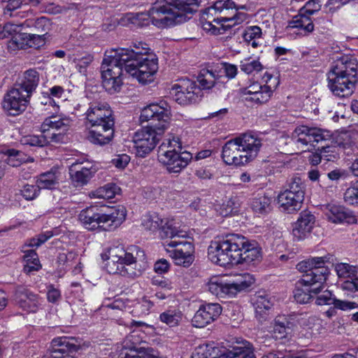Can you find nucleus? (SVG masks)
<instances>
[{
    "instance_id": "1",
    "label": "nucleus",
    "mask_w": 358,
    "mask_h": 358,
    "mask_svg": "<svg viewBox=\"0 0 358 358\" xmlns=\"http://www.w3.org/2000/svg\"><path fill=\"white\" fill-rule=\"evenodd\" d=\"M171 107L165 101L151 103L145 107L141 113V122H152L135 132L133 141L136 155L145 157L157 145L169 124Z\"/></svg>"
},
{
    "instance_id": "2",
    "label": "nucleus",
    "mask_w": 358,
    "mask_h": 358,
    "mask_svg": "<svg viewBox=\"0 0 358 358\" xmlns=\"http://www.w3.org/2000/svg\"><path fill=\"white\" fill-rule=\"evenodd\" d=\"M108 259L106 264L109 273L120 274L124 277L134 278L141 274L140 262L145 259L143 250L132 246L127 250L122 247H115L108 250Z\"/></svg>"
},
{
    "instance_id": "3",
    "label": "nucleus",
    "mask_w": 358,
    "mask_h": 358,
    "mask_svg": "<svg viewBox=\"0 0 358 358\" xmlns=\"http://www.w3.org/2000/svg\"><path fill=\"white\" fill-rule=\"evenodd\" d=\"M262 145L259 138L246 133L227 141L223 145L222 158L228 165H245L257 156Z\"/></svg>"
},
{
    "instance_id": "4",
    "label": "nucleus",
    "mask_w": 358,
    "mask_h": 358,
    "mask_svg": "<svg viewBox=\"0 0 358 358\" xmlns=\"http://www.w3.org/2000/svg\"><path fill=\"white\" fill-rule=\"evenodd\" d=\"M127 211L124 206H118L103 213L97 206H90L80 211L78 217L83 225L89 230L100 229L111 231L125 220Z\"/></svg>"
},
{
    "instance_id": "5",
    "label": "nucleus",
    "mask_w": 358,
    "mask_h": 358,
    "mask_svg": "<svg viewBox=\"0 0 358 358\" xmlns=\"http://www.w3.org/2000/svg\"><path fill=\"white\" fill-rule=\"evenodd\" d=\"M236 8V3L231 0L217 1L213 6L207 8L201 16L202 28L214 35L223 34L231 25H225V22H234L233 25L240 24L246 20V14L236 13L231 17H216L217 13H222L229 9Z\"/></svg>"
},
{
    "instance_id": "6",
    "label": "nucleus",
    "mask_w": 358,
    "mask_h": 358,
    "mask_svg": "<svg viewBox=\"0 0 358 358\" xmlns=\"http://www.w3.org/2000/svg\"><path fill=\"white\" fill-rule=\"evenodd\" d=\"M128 60L126 63V73L135 78L140 83L147 84L155 79L158 70V59L153 53L142 52L138 49L127 48Z\"/></svg>"
},
{
    "instance_id": "7",
    "label": "nucleus",
    "mask_w": 358,
    "mask_h": 358,
    "mask_svg": "<svg viewBox=\"0 0 358 358\" xmlns=\"http://www.w3.org/2000/svg\"><path fill=\"white\" fill-rule=\"evenodd\" d=\"M329 261L328 257H315L301 261L296 264L299 271L303 273L299 285L310 287L313 294H318L329 275V270L324 264Z\"/></svg>"
},
{
    "instance_id": "8",
    "label": "nucleus",
    "mask_w": 358,
    "mask_h": 358,
    "mask_svg": "<svg viewBox=\"0 0 358 358\" xmlns=\"http://www.w3.org/2000/svg\"><path fill=\"white\" fill-rule=\"evenodd\" d=\"M243 241L242 236L234 234L212 241L208 248L209 259L220 266L234 264L236 258H238L237 250L243 245Z\"/></svg>"
},
{
    "instance_id": "9",
    "label": "nucleus",
    "mask_w": 358,
    "mask_h": 358,
    "mask_svg": "<svg viewBox=\"0 0 358 358\" xmlns=\"http://www.w3.org/2000/svg\"><path fill=\"white\" fill-rule=\"evenodd\" d=\"M70 123V119L66 117L59 119L56 117H47L41 124L42 134L27 136L24 138V143L31 146L43 147L51 142H64L65 134L69 129Z\"/></svg>"
},
{
    "instance_id": "10",
    "label": "nucleus",
    "mask_w": 358,
    "mask_h": 358,
    "mask_svg": "<svg viewBox=\"0 0 358 358\" xmlns=\"http://www.w3.org/2000/svg\"><path fill=\"white\" fill-rule=\"evenodd\" d=\"M176 10L173 0H157L149 10L151 23L162 29L182 22Z\"/></svg>"
},
{
    "instance_id": "11",
    "label": "nucleus",
    "mask_w": 358,
    "mask_h": 358,
    "mask_svg": "<svg viewBox=\"0 0 358 358\" xmlns=\"http://www.w3.org/2000/svg\"><path fill=\"white\" fill-rule=\"evenodd\" d=\"M127 48L107 50L101 66L102 80L105 79L107 86L111 76H123V67L126 71V63L129 59Z\"/></svg>"
},
{
    "instance_id": "12",
    "label": "nucleus",
    "mask_w": 358,
    "mask_h": 358,
    "mask_svg": "<svg viewBox=\"0 0 358 358\" xmlns=\"http://www.w3.org/2000/svg\"><path fill=\"white\" fill-rule=\"evenodd\" d=\"M162 245L176 265L189 267L192 264L194 248L191 242L183 239L182 241L166 240L162 243Z\"/></svg>"
},
{
    "instance_id": "13",
    "label": "nucleus",
    "mask_w": 358,
    "mask_h": 358,
    "mask_svg": "<svg viewBox=\"0 0 358 358\" xmlns=\"http://www.w3.org/2000/svg\"><path fill=\"white\" fill-rule=\"evenodd\" d=\"M85 120L87 126L100 125L105 123L108 129L106 131L105 138L111 135L110 126L114 125L113 112L107 103L91 102L85 113Z\"/></svg>"
},
{
    "instance_id": "14",
    "label": "nucleus",
    "mask_w": 358,
    "mask_h": 358,
    "mask_svg": "<svg viewBox=\"0 0 358 358\" xmlns=\"http://www.w3.org/2000/svg\"><path fill=\"white\" fill-rule=\"evenodd\" d=\"M292 137L296 144L313 147L314 143L329 139L331 133L320 128L301 125L295 128Z\"/></svg>"
},
{
    "instance_id": "15",
    "label": "nucleus",
    "mask_w": 358,
    "mask_h": 358,
    "mask_svg": "<svg viewBox=\"0 0 358 358\" xmlns=\"http://www.w3.org/2000/svg\"><path fill=\"white\" fill-rule=\"evenodd\" d=\"M30 96L17 87L4 95L2 106L10 115L15 116L23 113L29 102Z\"/></svg>"
},
{
    "instance_id": "16",
    "label": "nucleus",
    "mask_w": 358,
    "mask_h": 358,
    "mask_svg": "<svg viewBox=\"0 0 358 358\" xmlns=\"http://www.w3.org/2000/svg\"><path fill=\"white\" fill-rule=\"evenodd\" d=\"M357 81V77L328 73V87L334 95L339 97L350 96L354 92Z\"/></svg>"
},
{
    "instance_id": "17",
    "label": "nucleus",
    "mask_w": 358,
    "mask_h": 358,
    "mask_svg": "<svg viewBox=\"0 0 358 358\" xmlns=\"http://www.w3.org/2000/svg\"><path fill=\"white\" fill-rule=\"evenodd\" d=\"M76 341L72 337H59L54 338L50 348L48 358H74L71 353L76 352L79 349Z\"/></svg>"
},
{
    "instance_id": "18",
    "label": "nucleus",
    "mask_w": 358,
    "mask_h": 358,
    "mask_svg": "<svg viewBox=\"0 0 358 358\" xmlns=\"http://www.w3.org/2000/svg\"><path fill=\"white\" fill-rule=\"evenodd\" d=\"M222 313V307L217 303H206L194 314L192 323L197 328H203L217 319Z\"/></svg>"
},
{
    "instance_id": "19",
    "label": "nucleus",
    "mask_w": 358,
    "mask_h": 358,
    "mask_svg": "<svg viewBox=\"0 0 358 358\" xmlns=\"http://www.w3.org/2000/svg\"><path fill=\"white\" fill-rule=\"evenodd\" d=\"M262 82L264 83L262 90L254 94L253 96H246V101L256 104H263L268 102L280 83L277 76H274L268 72L264 74Z\"/></svg>"
},
{
    "instance_id": "20",
    "label": "nucleus",
    "mask_w": 358,
    "mask_h": 358,
    "mask_svg": "<svg viewBox=\"0 0 358 358\" xmlns=\"http://www.w3.org/2000/svg\"><path fill=\"white\" fill-rule=\"evenodd\" d=\"M15 298L20 308L29 313H36L41 304L39 295L22 286L16 288Z\"/></svg>"
},
{
    "instance_id": "21",
    "label": "nucleus",
    "mask_w": 358,
    "mask_h": 358,
    "mask_svg": "<svg viewBox=\"0 0 358 358\" xmlns=\"http://www.w3.org/2000/svg\"><path fill=\"white\" fill-rule=\"evenodd\" d=\"M315 224V217L310 211L303 210L293 224L292 234L296 241L306 238L311 233Z\"/></svg>"
},
{
    "instance_id": "22",
    "label": "nucleus",
    "mask_w": 358,
    "mask_h": 358,
    "mask_svg": "<svg viewBox=\"0 0 358 358\" xmlns=\"http://www.w3.org/2000/svg\"><path fill=\"white\" fill-rule=\"evenodd\" d=\"M96 168L89 162L73 163L69 169L72 182L76 187H83L88 183L96 172Z\"/></svg>"
},
{
    "instance_id": "23",
    "label": "nucleus",
    "mask_w": 358,
    "mask_h": 358,
    "mask_svg": "<svg viewBox=\"0 0 358 358\" xmlns=\"http://www.w3.org/2000/svg\"><path fill=\"white\" fill-rule=\"evenodd\" d=\"M192 159V155L187 151L173 153L164 157L162 155L158 160L170 173H179L185 169Z\"/></svg>"
},
{
    "instance_id": "24",
    "label": "nucleus",
    "mask_w": 358,
    "mask_h": 358,
    "mask_svg": "<svg viewBox=\"0 0 358 358\" xmlns=\"http://www.w3.org/2000/svg\"><path fill=\"white\" fill-rule=\"evenodd\" d=\"M243 245L238 248V257L235 259L234 264H247L259 261L261 258V250L257 243L255 241H248L242 236Z\"/></svg>"
},
{
    "instance_id": "25",
    "label": "nucleus",
    "mask_w": 358,
    "mask_h": 358,
    "mask_svg": "<svg viewBox=\"0 0 358 358\" xmlns=\"http://www.w3.org/2000/svg\"><path fill=\"white\" fill-rule=\"evenodd\" d=\"M357 66L356 58L350 55H343L334 62L329 73L348 77H357Z\"/></svg>"
},
{
    "instance_id": "26",
    "label": "nucleus",
    "mask_w": 358,
    "mask_h": 358,
    "mask_svg": "<svg viewBox=\"0 0 358 358\" xmlns=\"http://www.w3.org/2000/svg\"><path fill=\"white\" fill-rule=\"evenodd\" d=\"M327 220L333 223L353 224L357 222L355 215L345 207L335 204H328L325 208Z\"/></svg>"
},
{
    "instance_id": "27",
    "label": "nucleus",
    "mask_w": 358,
    "mask_h": 358,
    "mask_svg": "<svg viewBox=\"0 0 358 358\" xmlns=\"http://www.w3.org/2000/svg\"><path fill=\"white\" fill-rule=\"evenodd\" d=\"M303 194H294L292 192H282L278 194V203L282 210L292 213L301 209L303 201Z\"/></svg>"
},
{
    "instance_id": "28",
    "label": "nucleus",
    "mask_w": 358,
    "mask_h": 358,
    "mask_svg": "<svg viewBox=\"0 0 358 358\" xmlns=\"http://www.w3.org/2000/svg\"><path fill=\"white\" fill-rule=\"evenodd\" d=\"M255 317L260 322L266 321L274 304V299L268 294L258 293L253 299Z\"/></svg>"
},
{
    "instance_id": "29",
    "label": "nucleus",
    "mask_w": 358,
    "mask_h": 358,
    "mask_svg": "<svg viewBox=\"0 0 358 358\" xmlns=\"http://www.w3.org/2000/svg\"><path fill=\"white\" fill-rule=\"evenodd\" d=\"M255 282L253 277L249 273H244L241 278L232 283H224L223 298L234 296L236 294L250 287Z\"/></svg>"
},
{
    "instance_id": "30",
    "label": "nucleus",
    "mask_w": 358,
    "mask_h": 358,
    "mask_svg": "<svg viewBox=\"0 0 358 358\" xmlns=\"http://www.w3.org/2000/svg\"><path fill=\"white\" fill-rule=\"evenodd\" d=\"M22 28L30 29L34 34H44L47 35L52 29V24L51 21L46 17H41L37 18H29L24 22L21 23Z\"/></svg>"
},
{
    "instance_id": "31",
    "label": "nucleus",
    "mask_w": 358,
    "mask_h": 358,
    "mask_svg": "<svg viewBox=\"0 0 358 358\" xmlns=\"http://www.w3.org/2000/svg\"><path fill=\"white\" fill-rule=\"evenodd\" d=\"M114 125H110V131L111 135L109 136V138H105V136L106 134V131L107 127L105 126V123H101L100 125H92L90 126L91 127H93L92 129H91L89 132L88 138L90 142L98 144V145H105L108 143L113 137L114 134Z\"/></svg>"
},
{
    "instance_id": "32",
    "label": "nucleus",
    "mask_w": 358,
    "mask_h": 358,
    "mask_svg": "<svg viewBox=\"0 0 358 358\" xmlns=\"http://www.w3.org/2000/svg\"><path fill=\"white\" fill-rule=\"evenodd\" d=\"M182 142L179 137L176 136H170L165 138L162 143L159 145L158 150V159L162 155L166 157L173 153H179L182 152Z\"/></svg>"
},
{
    "instance_id": "33",
    "label": "nucleus",
    "mask_w": 358,
    "mask_h": 358,
    "mask_svg": "<svg viewBox=\"0 0 358 358\" xmlns=\"http://www.w3.org/2000/svg\"><path fill=\"white\" fill-rule=\"evenodd\" d=\"M39 83V74L34 69H29L24 73L22 83L16 87L29 94L30 96Z\"/></svg>"
},
{
    "instance_id": "34",
    "label": "nucleus",
    "mask_w": 358,
    "mask_h": 358,
    "mask_svg": "<svg viewBox=\"0 0 358 358\" xmlns=\"http://www.w3.org/2000/svg\"><path fill=\"white\" fill-rule=\"evenodd\" d=\"M120 358H159V356L153 348L134 346L123 350L120 354Z\"/></svg>"
},
{
    "instance_id": "35",
    "label": "nucleus",
    "mask_w": 358,
    "mask_h": 358,
    "mask_svg": "<svg viewBox=\"0 0 358 358\" xmlns=\"http://www.w3.org/2000/svg\"><path fill=\"white\" fill-rule=\"evenodd\" d=\"M292 327V323L286 315H278L273 323V336L276 339L285 338Z\"/></svg>"
},
{
    "instance_id": "36",
    "label": "nucleus",
    "mask_w": 358,
    "mask_h": 358,
    "mask_svg": "<svg viewBox=\"0 0 358 358\" xmlns=\"http://www.w3.org/2000/svg\"><path fill=\"white\" fill-rule=\"evenodd\" d=\"M243 38L248 45L257 48L262 43V31L258 26L247 27L243 33Z\"/></svg>"
},
{
    "instance_id": "37",
    "label": "nucleus",
    "mask_w": 358,
    "mask_h": 358,
    "mask_svg": "<svg viewBox=\"0 0 358 358\" xmlns=\"http://www.w3.org/2000/svg\"><path fill=\"white\" fill-rule=\"evenodd\" d=\"M36 184L41 189H54L59 184V173L51 170L40 174L36 180Z\"/></svg>"
},
{
    "instance_id": "38",
    "label": "nucleus",
    "mask_w": 358,
    "mask_h": 358,
    "mask_svg": "<svg viewBox=\"0 0 358 358\" xmlns=\"http://www.w3.org/2000/svg\"><path fill=\"white\" fill-rule=\"evenodd\" d=\"M310 338H316L325 332L323 321L315 315L309 316L303 322Z\"/></svg>"
},
{
    "instance_id": "39",
    "label": "nucleus",
    "mask_w": 358,
    "mask_h": 358,
    "mask_svg": "<svg viewBox=\"0 0 358 358\" xmlns=\"http://www.w3.org/2000/svg\"><path fill=\"white\" fill-rule=\"evenodd\" d=\"M289 28H296L301 30L302 34L310 33L314 29V25L311 20L305 15L294 16L289 22Z\"/></svg>"
},
{
    "instance_id": "40",
    "label": "nucleus",
    "mask_w": 358,
    "mask_h": 358,
    "mask_svg": "<svg viewBox=\"0 0 358 358\" xmlns=\"http://www.w3.org/2000/svg\"><path fill=\"white\" fill-rule=\"evenodd\" d=\"M23 271L27 274H31L34 271H38L41 268V264L38 257L37 253L34 250H24Z\"/></svg>"
},
{
    "instance_id": "41",
    "label": "nucleus",
    "mask_w": 358,
    "mask_h": 358,
    "mask_svg": "<svg viewBox=\"0 0 358 358\" xmlns=\"http://www.w3.org/2000/svg\"><path fill=\"white\" fill-rule=\"evenodd\" d=\"M122 20L124 24H132L138 27L148 25L150 22V11L148 13H127Z\"/></svg>"
},
{
    "instance_id": "42",
    "label": "nucleus",
    "mask_w": 358,
    "mask_h": 358,
    "mask_svg": "<svg viewBox=\"0 0 358 358\" xmlns=\"http://www.w3.org/2000/svg\"><path fill=\"white\" fill-rule=\"evenodd\" d=\"M200 0H173V6L176 7V11L180 14L179 18L185 20V15L192 13L193 6H198Z\"/></svg>"
},
{
    "instance_id": "43",
    "label": "nucleus",
    "mask_w": 358,
    "mask_h": 358,
    "mask_svg": "<svg viewBox=\"0 0 358 358\" xmlns=\"http://www.w3.org/2000/svg\"><path fill=\"white\" fill-rule=\"evenodd\" d=\"M186 236L185 231L178 229L171 223H166L164 226H162L160 231V236L164 239L163 242L166 240L182 241L180 238H183Z\"/></svg>"
},
{
    "instance_id": "44",
    "label": "nucleus",
    "mask_w": 358,
    "mask_h": 358,
    "mask_svg": "<svg viewBox=\"0 0 358 358\" xmlns=\"http://www.w3.org/2000/svg\"><path fill=\"white\" fill-rule=\"evenodd\" d=\"M198 352L201 358H230L231 356L229 350H220L208 345L200 346Z\"/></svg>"
},
{
    "instance_id": "45",
    "label": "nucleus",
    "mask_w": 358,
    "mask_h": 358,
    "mask_svg": "<svg viewBox=\"0 0 358 358\" xmlns=\"http://www.w3.org/2000/svg\"><path fill=\"white\" fill-rule=\"evenodd\" d=\"M230 358L241 357V358H257L254 353L252 345L248 341H244L241 345L233 347L229 350Z\"/></svg>"
},
{
    "instance_id": "46",
    "label": "nucleus",
    "mask_w": 358,
    "mask_h": 358,
    "mask_svg": "<svg viewBox=\"0 0 358 358\" xmlns=\"http://www.w3.org/2000/svg\"><path fill=\"white\" fill-rule=\"evenodd\" d=\"M118 188L114 184H107L90 193V196L94 199H110L115 197Z\"/></svg>"
},
{
    "instance_id": "47",
    "label": "nucleus",
    "mask_w": 358,
    "mask_h": 358,
    "mask_svg": "<svg viewBox=\"0 0 358 358\" xmlns=\"http://www.w3.org/2000/svg\"><path fill=\"white\" fill-rule=\"evenodd\" d=\"M170 94L173 99L180 105H187L195 102L197 99L196 92H185L179 91L177 87L171 88Z\"/></svg>"
},
{
    "instance_id": "48",
    "label": "nucleus",
    "mask_w": 358,
    "mask_h": 358,
    "mask_svg": "<svg viewBox=\"0 0 358 358\" xmlns=\"http://www.w3.org/2000/svg\"><path fill=\"white\" fill-rule=\"evenodd\" d=\"M182 317V314L179 310L169 309L160 314L159 320L169 327H173L178 325Z\"/></svg>"
},
{
    "instance_id": "49",
    "label": "nucleus",
    "mask_w": 358,
    "mask_h": 358,
    "mask_svg": "<svg viewBox=\"0 0 358 358\" xmlns=\"http://www.w3.org/2000/svg\"><path fill=\"white\" fill-rule=\"evenodd\" d=\"M163 220L158 214L154 213L146 214L143 217L142 225L145 229L155 232L162 226Z\"/></svg>"
},
{
    "instance_id": "50",
    "label": "nucleus",
    "mask_w": 358,
    "mask_h": 358,
    "mask_svg": "<svg viewBox=\"0 0 358 358\" xmlns=\"http://www.w3.org/2000/svg\"><path fill=\"white\" fill-rule=\"evenodd\" d=\"M271 199L265 195H259L252 202V208L256 213L264 214L268 213L271 209Z\"/></svg>"
},
{
    "instance_id": "51",
    "label": "nucleus",
    "mask_w": 358,
    "mask_h": 358,
    "mask_svg": "<svg viewBox=\"0 0 358 358\" xmlns=\"http://www.w3.org/2000/svg\"><path fill=\"white\" fill-rule=\"evenodd\" d=\"M29 35L27 33H18L12 36L8 41V48L10 51H15L20 49H27L28 48L27 37Z\"/></svg>"
},
{
    "instance_id": "52",
    "label": "nucleus",
    "mask_w": 358,
    "mask_h": 358,
    "mask_svg": "<svg viewBox=\"0 0 358 358\" xmlns=\"http://www.w3.org/2000/svg\"><path fill=\"white\" fill-rule=\"evenodd\" d=\"M335 270L339 278H350L352 280L358 272L357 267L346 263L336 264L335 265Z\"/></svg>"
},
{
    "instance_id": "53",
    "label": "nucleus",
    "mask_w": 358,
    "mask_h": 358,
    "mask_svg": "<svg viewBox=\"0 0 358 358\" xmlns=\"http://www.w3.org/2000/svg\"><path fill=\"white\" fill-rule=\"evenodd\" d=\"M197 80L203 89H210L215 84L216 77L214 72L203 70L198 76Z\"/></svg>"
},
{
    "instance_id": "54",
    "label": "nucleus",
    "mask_w": 358,
    "mask_h": 358,
    "mask_svg": "<svg viewBox=\"0 0 358 358\" xmlns=\"http://www.w3.org/2000/svg\"><path fill=\"white\" fill-rule=\"evenodd\" d=\"M303 285H299V282L296 284V287L294 291V297L297 303H308L312 299L310 288L303 289Z\"/></svg>"
},
{
    "instance_id": "55",
    "label": "nucleus",
    "mask_w": 358,
    "mask_h": 358,
    "mask_svg": "<svg viewBox=\"0 0 358 358\" xmlns=\"http://www.w3.org/2000/svg\"><path fill=\"white\" fill-rule=\"evenodd\" d=\"M240 69L244 73L250 74L262 71L263 66L259 60L245 59L241 62Z\"/></svg>"
},
{
    "instance_id": "56",
    "label": "nucleus",
    "mask_w": 358,
    "mask_h": 358,
    "mask_svg": "<svg viewBox=\"0 0 358 358\" xmlns=\"http://www.w3.org/2000/svg\"><path fill=\"white\" fill-rule=\"evenodd\" d=\"M344 201L352 206H358V180L344 193Z\"/></svg>"
},
{
    "instance_id": "57",
    "label": "nucleus",
    "mask_w": 358,
    "mask_h": 358,
    "mask_svg": "<svg viewBox=\"0 0 358 358\" xmlns=\"http://www.w3.org/2000/svg\"><path fill=\"white\" fill-rule=\"evenodd\" d=\"M224 282L220 278H212L207 284L208 289L210 293L218 297L223 298V289Z\"/></svg>"
},
{
    "instance_id": "58",
    "label": "nucleus",
    "mask_w": 358,
    "mask_h": 358,
    "mask_svg": "<svg viewBox=\"0 0 358 358\" xmlns=\"http://www.w3.org/2000/svg\"><path fill=\"white\" fill-rule=\"evenodd\" d=\"M111 79H109V83L107 86L105 79L102 80V85L104 89L110 94H115L120 91L121 87L123 85L122 77L123 76H111Z\"/></svg>"
},
{
    "instance_id": "59",
    "label": "nucleus",
    "mask_w": 358,
    "mask_h": 358,
    "mask_svg": "<svg viewBox=\"0 0 358 358\" xmlns=\"http://www.w3.org/2000/svg\"><path fill=\"white\" fill-rule=\"evenodd\" d=\"M39 193L40 188L37 184L36 185L27 184L20 190L22 196L27 201L35 199L39 195Z\"/></svg>"
},
{
    "instance_id": "60",
    "label": "nucleus",
    "mask_w": 358,
    "mask_h": 358,
    "mask_svg": "<svg viewBox=\"0 0 358 358\" xmlns=\"http://www.w3.org/2000/svg\"><path fill=\"white\" fill-rule=\"evenodd\" d=\"M19 27H22L21 24H17L11 22H8L3 27L0 26V38H8L18 34Z\"/></svg>"
},
{
    "instance_id": "61",
    "label": "nucleus",
    "mask_w": 358,
    "mask_h": 358,
    "mask_svg": "<svg viewBox=\"0 0 358 358\" xmlns=\"http://www.w3.org/2000/svg\"><path fill=\"white\" fill-rule=\"evenodd\" d=\"M285 191L292 192L294 194L301 193L304 195L303 182L299 177L292 178L288 183V188Z\"/></svg>"
},
{
    "instance_id": "62",
    "label": "nucleus",
    "mask_w": 358,
    "mask_h": 358,
    "mask_svg": "<svg viewBox=\"0 0 358 358\" xmlns=\"http://www.w3.org/2000/svg\"><path fill=\"white\" fill-rule=\"evenodd\" d=\"M29 36L27 38L28 41V48H34L37 49L45 44V36L44 34H34L30 33L28 34Z\"/></svg>"
},
{
    "instance_id": "63",
    "label": "nucleus",
    "mask_w": 358,
    "mask_h": 358,
    "mask_svg": "<svg viewBox=\"0 0 358 358\" xmlns=\"http://www.w3.org/2000/svg\"><path fill=\"white\" fill-rule=\"evenodd\" d=\"M335 301L336 298L333 296L332 293L329 290H325L317 297L315 303L318 306L334 305Z\"/></svg>"
},
{
    "instance_id": "64",
    "label": "nucleus",
    "mask_w": 358,
    "mask_h": 358,
    "mask_svg": "<svg viewBox=\"0 0 358 358\" xmlns=\"http://www.w3.org/2000/svg\"><path fill=\"white\" fill-rule=\"evenodd\" d=\"M47 300L52 303H57L62 299L61 292L54 285H50L47 287Z\"/></svg>"
}]
</instances>
